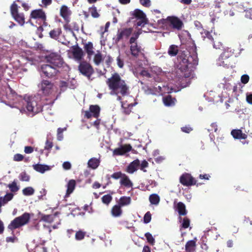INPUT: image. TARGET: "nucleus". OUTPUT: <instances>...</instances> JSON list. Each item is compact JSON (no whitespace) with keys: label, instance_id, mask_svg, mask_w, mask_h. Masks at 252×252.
Returning <instances> with one entry per match:
<instances>
[{"label":"nucleus","instance_id":"1","mask_svg":"<svg viewBox=\"0 0 252 252\" xmlns=\"http://www.w3.org/2000/svg\"><path fill=\"white\" fill-rule=\"evenodd\" d=\"M109 89L111 91V94L117 96V99L119 101L122 100V97L128 95L130 94L129 86L127 82L122 79L118 73L112 74L111 77L106 81Z\"/></svg>","mask_w":252,"mask_h":252},{"label":"nucleus","instance_id":"2","mask_svg":"<svg viewBox=\"0 0 252 252\" xmlns=\"http://www.w3.org/2000/svg\"><path fill=\"white\" fill-rule=\"evenodd\" d=\"M177 60L181 65V69L186 70L195 68L198 63V59L196 50L191 53L188 50L180 51L177 56Z\"/></svg>","mask_w":252,"mask_h":252},{"label":"nucleus","instance_id":"3","mask_svg":"<svg viewBox=\"0 0 252 252\" xmlns=\"http://www.w3.org/2000/svg\"><path fill=\"white\" fill-rule=\"evenodd\" d=\"M158 23L163 30L168 31H180L184 26L183 22L175 16H169L165 19H161Z\"/></svg>","mask_w":252,"mask_h":252},{"label":"nucleus","instance_id":"4","mask_svg":"<svg viewBox=\"0 0 252 252\" xmlns=\"http://www.w3.org/2000/svg\"><path fill=\"white\" fill-rule=\"evenodd\" d=\"M26 108L29 114L33 116L42 110V105L38 96H30L26 101Z\"/></svg>","mask_w":252,"mask_h":252},{"label":"nucleus","instance_id":"5","mask_svg":"<svg viewBox=\"0 0 252 252\" xmlns=\"http://www.w3.org/2000/svg\"><path fill=\"white\" fill-rule=\"evenodd\" d=\"M30 215L28 213H24L22 215L15 218L8 225L7 228L13 230L27 224L30 220Z\"/></svg>","mask_w":252,"mask_h":252},{"label":"nucleus","instance_id":"6","mask_svg":"<svg viewBox=\"0 0 252 252\" xmlns=\"http://www.w3.org/2000/svg\"><path fill=\"white\" fill-rule=\"evenodd\" d=\"M78 70L89 80H92L91 76L94 73V69L90 63L86 61L81 62L78 65Z\"/></svg>","mask_w":252,"mask_h":252},{"label":"nucleus","instance_id":"7","mask_svg":"<svg viewBox=\"0 0 252 252\" xmlns=\"http://www.w3.org/2000/svg\"><path fill=\"white\" fill-rule=\"evenodd\" d=\"M45 59L49 64L58 68L62 67L63 63L61 55L56 53H51L46 55Z\"/></svg>","mask_w":252,"mask_h":252},{"label":"nucleus","instance_id":"8","mask_svg":"<svg viewBox=\"0 0 252 252\" xmlns=\"http://www.w3.org/2000/svg\"><path fill=\"white\" fill-rule=\"evenodd\" d=\"M58 67L49 64H44L41 66V70L46 77L52 78L59 73Z\"/></svg>","mask_w":252,"mask_h":252},{"label":"nucleus","instance_id":"9","mask_svg":"<svg viewBox=\"0 0 252 252\" xmlns=\"http://www.w3.org/2000/svg\"><path fill=\"white\" fill-rule=\"evenodd\" d=\"M131 15L139 21L137 22V26L144 27L145 25L148 23L149 20L146 17V14L140 9H135Z\"/></svg>","mask_w":252,"mask_h":252},{"label":"nucleus","instance_id":"10","mask_svg":"<svg viewBox=\"0 0 252 252\" xmlns=\"http://www.w3.org/2000/svg\"><path fill=\"white\" fill-rule=\"evenodd\" d=\"M132 31V28H125L118 30L115 37L113 38L115 43L118 44L124 38H128L131 34Z\"/></svg>","mask_w":252,"mask_h":252},{"label":"nucleus","instance_id":"11","mask_svg":"<svg viewBox=\"0 0 252 252\" xmlns=\"http://www.w3.org/2000/svg\"><path fill=\"white\" fill-rule=\"evenodd\" d=\"M180 183L184 186L190 187L194 185L198 186L197 181L191 175L188 173H183L180 177Z\"/></svg>","mask_w":252,"mask_h":252},{"label":"nucleus","instance_id":"12","mask_svg":"<svg viewBox=\"0 0 252 252\" xmlns=\"http://www.w3.org/2000/svg\"><path fill=\"white\" fill-rule=\"evenodd\" d=\"M54 84L47 80H43L38 85V87L45 95H48L53 92Z\"/></svg>","mask_w":252,"mask_h":252},{"label":"nucleus","instance_id":"13","mask_svg":"<svg viewBox=\"0 0 252 252\" xmlns=\"http://www.w3.org/2000/svg\"><path fill=\"white\" fill-rule=\"evenodd\" d=\"M31 18L38 19L43 22V26H47V23L46 22V16L45 12L41 9L32 10L31 13Z\"/></svg>","mask_w":252,"mask_h":252},{"label":"nucleus","instance_id":"14","mask_svg":"<svg viewBox=\"0 0 252 252\" xmlns=\"http://www.w3.org/2000/svg\"><path fill=\"white\" fill-rule=\"evenodd\" d=\"M100 108L97 105H91L89 107V110L85 111L84 117L90 119L92 117L97 118L99 116Z\"/></svg>","mask_w":252,"mask_h":252},{"label":"nucleus","instance_id":"15","mask_svg":"<svg viewBox=\"0 0 252 252\" xmlns=\"http://www.w3.org/2000/svg\"><path fill=\"white\" fill-rule=\"evenodd\" d=\"M130 44V51L131 55L132 57L135 58H138L140 55H144L143 52L144 49L141 46L138 45L137 42H134L133 43L129 42Z\"/></svg>","mask_w":252,"mask_h":252},{"label":"nucleus","instance_id":"16","mask_svg":"<svg viewBox=\"0 0 252 252\" xmlns=\"http://www.w3.org/2000/svg\"><path fill=\"white\" fill-rule=\"evenodd\" d=\"M72 54L74 60L80 62L83 58L84 53L78 44L72 46Z\"/></svg>","mask_w":252,"mask_h":252},{"label":"nucleus","instance_id":"17","mask_svg":"<svg viewBox=\"0 0 252 252\" xmlns=\"http://www.w3.org/2000/svg\"><path fill=\"white\" fill-rule=\"evenodd\" d=\"M60 213L56 212L53 214L50 215H42L41 217V220L48 223H52L54 221H59L58 224L60 222V219L59 218V215Z\"/></svg>","mask_w":252,"mask_h":252},{"label":"nucleus","instance_id":"18","mask_svg":"<svg viewBox=\"0 0 252 252\" xmlns=\"http://www.w3.org/2000/svg\"><path fill=\"white\" fill-rule=\"evenodd\" d=\"M131 149L132 147L130 144H125L121 146L119 148L115 149L113 153L114 155H123L126 153L130 152Z\"/></svg>","mask_w":252,"mask_h":252},{"label":"nucleus","instance_id":"19","mask_svg":"<svg viewBox=\"0 0 252 252\" xmlns=\"http://www.w3.org/2000/svg\"><path fill=\"white\" fill-rule=\"evenodd\" d=\"M84 45V49L87 54V58L90 60L92 56L94 54L93 44L92 42L89 41Z\"/></svg>","mask_w":252,"mask_h":252},{"label":"nucleus","instance_id":"20","mask_svg":"<svg viewBox=\"0 0 252 252\" xmlns=\"http://www.w3.org/2000/svg\"><path fill=\"white\" fill-rule=\"evenodd\" d=\"M140 165V161L136 159L132 161L127 167L126 171L127 172L132 174L137 170Z\"/></svg>","mask_w":252,"mask_h":252},{"label":"nucleus","instance_id":"21","mask_svg":"<svg viewBox=\"0 0 252 252\" xmlns=\"http://www.w3.org/2000/svg\"><path fill=\"white\" fill-rule=\"evenodd\" d=\"M231 134L234 139H246L248 137L247 134L243 133L242 130L239 129H233L231 131Z\"/></svg>","mask_w":252,"mask_h":252},{"label":"nucleus","instance_id":"22","mask_svg":"<svg viewBox=\"0 0 252 252\" xmlns=\"http://www.w3.org/2000/svg\"><path fill=\"white\" fill-rule=\"evenodd\" d=\"M120 101L121 103V107L123 109V113L126 115H129L131 112V108L132 107L137 104V102H135L133 103L128 104L126 106L125 103L124 101H122V100Z\"/></svg>","mask_w":252,"mask_h":252},{"label":"nucleus","instance_id":"23","mask_svg":"<svg viewBox=\"0 0 252 252\" xmlns=\"http://www.w3.org/2000/svg\"><path fill=\"white\" fill-rule=\"evenodd\" d=\"M196 241L194 240L188 241L185 245L186 252H195L196 249Z\"/></svg>","mask_w":252,"mask_h":252},{"label":"nucleus","instance_id":"24","mask_svg":"<svg viewBox=\"0 0 252 252\" xmlns=\"http://www.w3.org/2000/svg\"><path fill=\"white\" fill-rule=\"evenodd\" d=\"M120 183L122 186L128 188H131L133 186V183L130 181L129 177L125 174L123 175Z\"/></svg>","mask_w":252,"mask_h":252},{"label":"nucleus","instance_id":"25","mask_svg":"<svg viewBox=\"0 0 252 252\" xmlns=\"http://www.w3.org/2000/svg\"><path fill=\"white\" fill-rule=\"evenodd\" d=\"M176 210L180 216H186L188 213L186 205L182 202H179L177 204Z\"/></svg>","mask_w":252,"mask_h":252},{"label":"nucleus","instance_id":"26","mask_svg":"<svg viewBox=\"0 0 252 252\" xmlns=\"http://www.w3.org/2000/svg\"><path fill=\"white\" fill-rule=\"evenodd\" d=\"M76 183L75 180L73 179L70 180L67 185V189L66 192V195H69L74 190L76 187Z\"/></svg>","mask_w":252,"mask_h":252},{"label":"nucleus","instance_id":"27","mask_svg":"<svg viewBox=\"0 0 252 252\" xmlns=\"http://www.w3.org/2000/svg\"><path fill=\"white\" fill-rule=\"evenodd\" d=\"M69 14L68 7L65 5L62 6L60 9V15L67 22H69Z\"/></svg>","mask_w":252,"mask_h":252},{"label":"nucleus","instance_id":"28","mask_svg":"<svg viewBox=\"0 0 252 252\" xmlns=\"http://www.w3.org/2000/svg\"><path fill=\"white\" fill-rule=\"evenodd\" d=\"M33 168L35 171L41 173H44L46 171H48L50 169L48 165L40 164L33 165Z\"/></svg>","mask_w":252,"mask_h":252},{"label":"nucleus","instance_id":"29","mask_svg":"<svg viewBox=\"0 0 252 252\" xmlns=\"http://www.w3.org/2000/svg\"><path fill=\"white\" fill-rule=\"evenodd\" d=\"M131 202V199L129 196H123L120 197L118 202V205L121 207L129 205Z\"/></svg>","mask_w":252,"mask_h":252},{"label":"nucleus","instance_id":"30","mask_svg":"<svg viewBox=\"0 0 252 252\" xmlns=\"http://www.w3.org/2000/svg\"><path fill=\"white\" fill-rule=\"evenodd\" d=\"M180 51H182V50H179L178 49V47L175 45H171L169 46L168 54L172 57L176 56V55L179 54V52Z\"/></svg>","mask_w":252,"mask_h":252},{"label":"nucleus","instance_id":"31","mask_svg":"<svg viewBox=\"0 0 252 252\" xmlns=\"http://www.w3.org/2000/svg\"><path fill=\"white\" fill-rule=\"evenodd\" d=\"M111 214L113 217H118L121 216L122 214V210L121 207L118 205H114L111 209Z\"/></svg>","mask_w":252,"mask_h":252},{"label":"nucleus","instance_id":"32","mask_svg":"<svg viewBox=\"0 0 252 252\" xmlns=\"http://www.w3.org/2000/svg\"><path fill=\"white\" fill-rule=\"evenodd\" d=\"M61 28H58L51 30L49 32L50 36L53 39H57L62 33Z\"/></svg>","mask_w":252,"mask_h":252},{"label":"nucleus","instance_id":"33","mask_svg":"<svg viewBox=\"0 0 252 252\" xmlns=\"http://www.w3.org/2000/svg\"><path fill=\"white\" fill-rule=\"evenodd\" d=\"M103 59L102 55L100 51H97L96 53L94 54V62L96 65H99L103 61Z\"/></svg>","mask_w":252,"mask_h":252},{"label":"nucleus","instance_id":"34","mask_svg":"<svg viewBox=\"0 0 252 252\" xmlns=\"http://www.w3.org/2000/svg\"><path fill=\"white\" fill-rule=\"evenodd\" d=\"M14 195L11 192L6 193L3 197H0V201L4 205L13 198Z\"/></svg>","mask_w":252,"mask_h":252},{"label":"nucleus","instance_id":"35","mask_svg":"<svg viewBox=\"0 0 252 252\" xmlns=\"http://www.w3.org/2000/svg\"><path fill=\"white\" fill-rule=\"evenodd\" d=\"M88 164L89 167L95 169L98 166L99 161L96 158H92L88 161Z\"/></svg>","mask_w":252,"mask_h":252},{"label":"nucleus","instance_id":"36","mask_svg":"<svg viewBox=\"0 0 252 252\" xmlns=\"http://www.w3.org/2000/svg\"><path fill=\"white\" fill-rule=\"evenodd\" d=\"M14 20L20 25L23 26L25 23V17L23 13H18L12 16Z\"/></svg>","mask_w":252,"mask_h":252},{"label":"nucleus","instance_id":"37","mask_svg":"<svg viewBox=\"0 0 252 252\" xmlns=\"http://www.w3.org/2000/svg\"><path fill=\"white\" fill-rule=\"evenodd\" d=\"M175 98H173L170 95H168L163 98V101L165 106H170L174 104Z\"/></svg>","mask_w":252,"mask_h":252},{"label":"nucleus","instance_id":"38","mask_svg":"<svg viewBox=\"0 0 252 252\" xmlns=\"http://www.w3.org/2000/svg\"><path fill=\"white\" fill-rule=\"evenodd\" d=\"M149 201L152 204L158 205L160 201V197L157 194H152L149 196Z\"/></svg>","mask_w":252,"mask_h":252},{"label":"nucleus","instance_id":"39","mask_svg":"<svg viewBox=\"0 0 252 252\" xmlns=\"http://www.w3.org/2000/svg\"><path fill=\"white\" fill-rule=\"evenodd\" d=\"M213 44V47L216 49H221L223 48V46L220 39L216 35L215 39L212 43Z\"/></svg>","mask_w":252,"mask_h":252},{"label":"nucleus","instance_id":"40","mask_svg":"<svg viewBox=\"0 0 252 252\" xmlns=\"http://www.w3.org/2000/svg\"><path fill=\"white\" fill-rule=\"evenodd\" d=\"M89 10L93 18H98L99 17L100 14L97 12V8L94 5H93L92 7H90Z\"/></svg>","mask_w":252,"mask_h":252},{"label":"nucleus","instance_id":"41","mask_svg":"<svg viewBox=\"0 0 252 252\" xmlns=\"http://www.w3.org/2000/svg\"><path fill=\"white\" fill-rule=\"evenodd\" d=\"M23 194L25 196H31L33 194L34 189L31 187H28L24 188L22 190Z\"/></svg>","mask_w":252,"mask_h":252},{"label":"nucleus","instance_id":"42","mask_svg":"<svg viewBox=\"0 0 252 252\" xmlns=\"http://www.w3.org/2000/svg\"><path fill=\"white\" fill-rule=\"evenodd\" d=\"M145 236L147 242L151 245L153 246L155 243V238L150 232H147L145 234Z\"/></svg>","mask_w":252,"mask_h":252},{"label":"nucleus","instance_id":"43","mask_svg":"<svg viewBox=\"0 0 252 252\" xmlns=\"http://www.w3.org/2000/svg\"><path fill=\"white\" fill-rule=\"evenodd\" d=\"M8 187L9 188L10 191L13 192H17L19 189V188L18 186H17V183L15 182V181L12 182L11 184H9L8 185Z\"/></svg>","mask_w":252,"mask_h":252},{"label":"nucleus","instance_id":"44","mask_svg":"<svg viewBox=\"0 0 252 252\" xmlns=\"http://www.w3.org/2000/svg\"><path fill=\"white\" fill-rule=\"evenodd\" d=\"M86 233V232L82 230L77 231L75 235V239L78 241L83 240L85 236Z\"/></svg>","mask_w":252,"mask_h":252},{"label":"nucleus","instance_id":"45","mask_svg":"<svg viewBox=\"0 0 252 252\" xmlns=\"http://www.w3.org/2000/svg\"><path fill=\"white\" fill-rule=\"evenodd\" d=\"M102 202L106 205H108L112 200V197L110 194L103 195L101 198Z\"/></svg>","mask_w":252,"mask_h":252},{"label":"nucleus","instance_id":"46","mask_svg":"<svg viewBox=\"0 0 252 252\" xmlns=\"http://www.w3.org/2000/svg\"><path fill=\"white\" fill-rule=\"evenodd\" d=\"M19 179L21 181L29 182L30 179V177L25 171H24L20 174Z\"/></svg>","mask_w":252,"mask_h":252},{"label":"nucleus","instance_id":"47","mask_svg":"<svg viewBox=\"0 0 252 252\" xmlns=\"http://www.w3.org/2000/svg\"><path fill=\"white\" fill-rule=\"evenodd\" d=\"M233 10L235 11L236 13H241L246 10H245L244 7L241 4H236L233 6Z\"/></svg>","mask_w":252,"mask_h":252},{"label":"nucleus","instance_id":"48","mask_svg":"<svg viewBox=\"0 0 252 252\" xmlns=\"http://www.w3.org/2000/svg\"><path fill=\"white\" fill-rule=\"evenodd\" d=\"M141 33V30H139L136 32H134L133 35L131 36L129 40V42L134 43V42H137V39L138 38L140 34Z\"/></svg>","mask_w":252,"mask_h":252},{"label":"nucleus","instance_id":"49","mask_svg":"<svg viewBox=\"0 0 252 252\" xmlns=\"http://www.w3.org/2000/svg\"><path fill=\"white\" fill-rule=\"evenodd\" d=\"M203 33L204 34L203 35V37H204V39L205 38H207L212 43L215 40V37L214 38V37H213L212 35L211 34V33L209 31L205 30V31H204Z\"/></svg>","mask_w":252,"mask_h":252},{"label":"nucleus","instance_id":"50","mask_svg":"<svg viewBox=\"0 0 252 252\" xmlns=\"http://www.w3.org/2000/svg\"><path fill=\"white\" fill-rule=\"evenodd\" d=\"M10 12L12 16L19 13L18 5L15 2H14L10 6Z\"/></svg>","mask_w":252,"mask_h":252},{"label":"nucleus","instance_id":"51","mask_svg":"<svg viewBox=\"0 0 252 252\" xmlns=\"http://www.w3.org/2000/svg\"><path fill=\"white\" fill-rule=\"evenodd\" d=\"M66 128H58L57 130V139L59 141H62L63 139V132L66 130Z\"/></svg>","mask_w":252,"mask_h":252},{"label":"nucleus","instance_id":"52","mask_svg":"<svg viewBox=\"0 0 252 252\" xmlns=\"http://www.w3.org/2000/svg\"><path fill=\"white\" fill-rule=\"evenodd\" d=\"M190 224V220L189 218L185 217L183 220V222L181 225L182 228L184 229L188 228Z\"/></svg>","mask_w":252,"mask_h":252},{"label":"nucleus","instance_id":"53","mask_svg":"<svg viewBox=\"0 0 252 252\" xmlns=\"http://www.w3.org/2000/svg\"><path fill=\"white\" fill-rule=\"evenodd\" d=\"M149 166V163L146 160H143L142 162L140 163V169L144 172H146L147 170L145 169L146 168Z\"/></svg>","mask_w":252,"mask_h":252},{"label":"nucleus","instance_id":"54","mask_svg":"<svg viewBox=\"0 0 252 252\" xmlns=\"http://www.w3.org/2000/svg\"><path fill=\"white\" fill-rule=\"evenodd\" d=\"M151 219H152L151 214L149 211H148L145 214V215L144 216V220H143L144 222L145 223H149L151 220Z\"/></svg>","mask_w":252,"mask_h":252},{"label":"nucleus","instance_id":"55","mask_svg":"<svg viewBox=\"0 0 252 252\" xmlns=\"http://www.w3.org/2000/svg\"><path fill=\"white\" fill-rule=\"evenodd\" d=\"M124 174L122 173L121 172H117L114 173L112 175L111 177L114 179H118L119 178L122 179V177L123 176V175Z\"/></svg>","mask_w":252,"mask_h":252},{"label":"nucleus","instance_id":"56","mask_svg":"<svg viewBox=\"0 0 252 252\" xmlns=\"http://www.w3.org/2000/svg\"><path fill=\"white\" fill-rule=\"evenodd\" d=\"M117 65L118 66L120 67V68H123V66H124V61L121 58L120 55H119L117 58Z\"/></svg>","mask_w":252,"mask_h":252},{"label":"nucleus","instance_id":"57","mask_svg":"<svg viewBox=\"0 0 252 252\" xmlns=\"http://www.w3.org/2000/svg\"><path fill=\"white\" fill-rule=\"evenodd\" d=\"M249 79L250 77L248 75L244 74L241 76V81L242 83L246 84L248 83Z\"/></svg>","mask_w":252,"mask_h":252},{"label":"nucleus","instance_id":"58","mask_svg":"<svg viewBox=\"0 0 252 252\" xmlns=\"http://www.w3.org/2000/svg\"><path fill=\"white\" fill-rule=\"evenodd\" d=\"M17 241L18 239L15 236H13L12 237H8L6 238V241L7 243H15Z\"/></svg>","mask_w":252,"mask_h":252},{"label":"nucleus","instance_id":"59","mask_svg":"<svg viewBox=\"0 0 252 252\" xmlns=\"http://www.w3.org/2000/svg\"><path fill=\"white\" fill-rule=\"evenodd\" d=\"M24 159V156L20 154H15L14 156V160L16 161H20Z\"/></svg>","mask_w":252,"mask_h":252},{"label":"nucleus","instance_id":"60","mask_svg":"<svg viewBox=\"0 0 252 252\" xmlns=\"http://www.w3.org/2000/svg\"><path fill=\"white\" fill-rule=\"evenodd\" d=\"M53 146L52 142L50 141L49 140H47L45 143L44 149L47 150H49L52 148Z\"/></svg>","mask_w":252,"mask_h":252},{"label":"nucleus","instance_id":"61","mask_svg":"<svg viewBox=\"0 0 252 252\" xmlns=\"http://www.w3.org/2000/svg\"><path fill=\"white\" fill-rule=\"evenodd\" d=\"M140 3L144 6L148 7L151 5L150 0H140Z\"/></svg>","mask_w":252,"mask_h":252},{"label":"nucleus","instance_id":"62","mask_svg":"<svg viewBox=\"0 0 252 252\" xmlns=\"http://www.w3.org/2000/svg\"><path fill=\"white\" fill-rule=\"evenodd\" d=\"M63 167L65 170H69L71 167V164L68 161H65L63 164Z\"/></svg>","mask_w":252,"mask_h":252},{"label":"nucleus","instance_id":"63","mask_svg":"<svg viewBox=\"0 0 252 252\" xmlns=\"http://www.w3.org/2000/svg\"><path fill=\"white\" fill-rule=\"evenodd\" d=\"M245 16L247 18L252 19V8H250L246 11Z\"/></svg>","mask_w":252,"mask_h":252},{"label":"nucleus","instance_id":"64","mask_svg":"<svg viewBox=\"0 0 252 252\" xmlns=\"http://www.w3.org/2000/svg\"><path fill=\"white\" fill-rule=\"evenodd\" d=\"M24 152L26 154H31L33 152V148L31 146L25 147Z\"/></svg>","mask_w":252,"mask_h":252}]
</instances>
